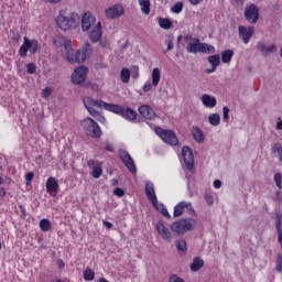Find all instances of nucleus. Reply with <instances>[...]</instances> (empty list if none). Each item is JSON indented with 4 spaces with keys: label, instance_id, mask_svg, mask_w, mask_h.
Listing matches in <instances>:
<instances>
[{
    "label": "nucleus",
    "instance_id": "473e14b6",
    "mask_svg": "<svg viewBox=\"0 0 282 282\" xmlns=\"http://www.w3.org/2000/svg\"><path fill=\"white\" fill-rule=\"evenodd\" d=\"M158 23L162 30H171L173 28V22L166 18H159Z\"/></svg>",
    "mask_w": 282,
    "mask_h": 282
},
{
    "label": "nucleus",
    "instance_id": "412c9836",
    "mask_svg": "<svg viewBox=\"0 0 282 282\" xmlns=\"http://www.w3.org/2000/svg\"><path fill=\"white\" fill-rule=\"evenodd\" d=\"M91 43H98L102 39V23L98 22L89 32Z\"/></svg>",
    "mask_w": 282,
    "mask_h": 282
},
{
    "label": "nucleus",
    "instance_id": "9d476101",
    "mask_svg": "<svg viewBox=\"0 0 282 282\" xmlns=\"http://www.w3.org/2000/svg\"><path fill=\"white\" fill-rule=\"evenodd\" d=\"M118 154L126 169H128L130 173L135 175V173H138V167L135 166V161H133L131 154H129V152L126 150H119Z\"/></svg>",
    "mask_w": 282,
    "mask_h": 282
},
{
    "label": "nucleus",
    "instance_id": "ea45409f",
    "mask_svg": "<svg viewBox=\"0 0 282 282\" xmlns=\"http://www.w3.org/2000/svg\"><path fill=\"white\" fill-rule=\"evenodd\" d=\"M182 10H184V2L182 1L176 2L174 6L171 7V12H173V14H180Z\"/></svg>",
    "mask_w": 282,
    "mask_h": 282
},
{
    "label": "nucleus",
    "instance_id": "de8ad7c7",
    "mask_svg": "<svg viewBox=\"0 0 282 282\" xmlns=\"http://www.w3.org/2000/svg\"><path fill=\"white\" fill-rule=\"evenodd\" d=\"M28 74H36V65L34 63H29L26 65Z\"/></svg>",
    "mask_w": 282,
    "mask_h": 282
},
{
    "label": "nucleus",
    "instance_id": "f257e3e1",
    "mask_svg": "<svg viewBox=\"0 0 282 282\" xmlns=\"http://www.w3.org/2000/svg\"><path fill=\"white\" fill-rule=\"evenodd\" d=\"M83 104L90 116H98L100 113L98 110H95L96 107L97 109H105L111 113H117V116H121L126 120H135L138 118V112H135V110L124 108L118 104H107L104 100H96L91 97H85Z\"/></svg>",
    "mask_w": 282,
    "mask_h": 282
},
{
    "label": "nucleus",
    "instance_id": "4c0bfd02",
    "mask_svg": "<svg viewBox=\"0 0 282 282\" xmlns=\"http://www.w3.org/2000/svg\"><path fill=\"white\" fill-rule=\"evenodd\" d=\"M64 47L66 51V59L69 58V54H74V48L72 47V40H64Z\"/></svg>",
    "mask_w": 282,
    "mask_h": 282
},
{
    "label": "nucleus",
    "instance_id": "13d9d810",
    "mask_svg": "<svg viewBox=\"0 0 282 282\" xmlns=\"http://www.w3.org/2000/svg\"><path fill=\"white\" fill-rule=\"evenodd\" d=\"M104 226H106V228L108 230H111V228H113V224H111L110 221L107 220H102Z\"/></svg>",
    "mask_w": 282,
    "mask_h": 282
},
{
    "label": "nucleus",
    "instance_id": "0eeeda50",
    "mask_svg": "<svg viewBox=\"0 0 282 282\" xmlns=\"http://www.w3.org/2000/svg\"><path fill=\"white\" fill-rule=\"evenodd\" d=\"M80 124L84 131H86V135H88V138H95L96 140H98V138H102V130L96 120L87 117L80 121Z\"/></svg>",
    "mask_w": 282,
    "mask_h": 282
},
{
    "label": "nucleus",
    "instance_id": "6e6d98bb",
    "mask_svg": "<svg viewBox=\"0 0 282 282\" xmlns=\"http://www.w3.org/2000/svg\"><path fill=\"white\" fill-rule=\"evenodd\" d=\"M151 89H152V85H151V83H145L144 85H143V91L147 94L148 91H151Z\"/></svg>",
    "mask_w": 282,
    "mask_h": 282
},
{
    "label": "nucleus",
    "instance_id": "cd10ccee",
    "mask_svg": "<svg viewBox=\"0 0 282 282\" xmlns=\"http://www.w3.org/2000/svg\"><path fill=\"white\" fill-rule=\"evenodd\" d=\"M192 135H193L195 142H198V144H202V142H204V131H202V129L193 128Z\"/></svg>",
    "mask_w": 282,
    "mask_h": 282
},
{
    "label": "nucleus",
    "instance_id": "c85d7f7f",
    "mask_svg": "<svg viewBox=\"0 0 282 282\" xmlns=\"http://www.w3.org/2000/svg\"><path fill=\"white\" fill-rule=\"evenodd\" d=\"M139 6L143 14H151V0H139Z\"/></svg>",
    "mask_w": 282,
    "mask_h": 282
},
{
    "label": "nucleus",
    "instance_id": "9b49d317",
    "mask_svg": "<svg viewBox=\"0 0 282 282\" xmlns=\"http://www.w3.org/2000/svg\"><path fill=\"white\" fill-rule=\"evenodd\" d=\"M89 68L87 66L82 65L75 68L74 74L70 76V80L73 85H83L85 80H87V73Z\"/></svg>",
    "mask_w": 282,
    "mask_h": 282
},
{
    "label": "nucleus",
    "instance_id": "052dcab7",
    "mask_svg": "<svg viewBox=\"0 0 282 282\" xmlns=\"http://www.w3.org/2000/svg\"><path fill=\"white\" fill-rule=\"evenodd\" d=\"M109 153H113V145H111V143H106V148H105Z\"/></svg>",
    "mask_w": 282,
    "mask_h": 282
},
{
    "label": "nucleus",
    "instance_id": "8fccbe9b",
    "mask_svg": "<svg viewBox=\"0 0 282 282\" xmlns=\"http://www.w3.org/2000/svg\"><path fill=\"white\" fill-rule=\"evenodd\" d=\"M113 195H116L117 197H124V189L120 187H116L113 189Z\"/></svg>",
    "mask_w": 282,
    "mask_h": 282
},
{
    "label": "nucleus",
    "instance_id": "bf43d9fd",
    "mask_svg": "<svg viewBox=\"0 0 282 282\" xmlns=\"http://www.w3.org/2000/svg\"><path fill=\"white\" fill-rule=\"evenodd\" d=\"M217 72V67L216 66H212V68H206L205 69V74H213Z\"/></svg>",
    "mask_w": 282,
    "mask_h": 282
},
{
    "label": "nucleus",
    "instance_id": "a19ab883",
    "mask_svg": "<svg viewBox=\"0 0 282 282\" xmlns=\"http://www.w3.org/2000/svg\"><path fill=\"white\" fill-rule=\"evenodd\" d=\"M53 43H54L55 47H63V45L65 43V37L63 35H56L53 39Z\"/></svg>",
    "mask_w": 282,
    "mask_h": 282
},
{
    "label": "nucleus",
    "instance_id": "7c9ffc66",
    "mask_svg": "<svg viewBox=\"0 0 282 282\" xmlns=\"http://www.w3.org/2000/svg\"><path fill=\"white\" fill-rule=\"evenodd\" d=\"M208 122L212 127H219L221 124V116L219 113H212L208 117Z\"/></svg>",
    "mask_w": 282,
    "mask_h": 282
},
{
    "label": "nucleus",
    "instance_id": "f704fd0d",
    "mask_svg": "<svg viewBox=\"0 0 282 282\" xmlns=\"http://www.w3.org/2000/svg\"><path fill=\"white\" fill-rule=\"evenodd\" d=\"M235 56V51L232 50H226L221 53V62L223 63H230L232 61V57Z\"/></svg>",
    "mask_w": 282,
    "mask_h": 282
},
{
    "label": "nucleus",
    "instance_id": "774afa93",
    "mask_svg": "<svg viewBox=\"0 0 282 282\" xmlns=\"http://www.w3.org/2000/svg\"><path fill=\"white\" fill-rule=\"evenodd\" d=\"M276 129H278L279 131L282 130V120H281V121H278V123H276Z\"/></svg>",
    "mask_w": 282,
    "mask_h": 282
},
{
    "label": "nucleus",
    "instance_id": "7ed1b4c3",
    "mask_svg": "<svg viewBox=\"0 0 282 282\" xmlns=\"http://www.w3.org/2000/svg\"><path fill=\"white\" fill-rule=\"evenodd\" d=\"M56 25L59 30L67 32V30H76L80 24V15L76 12H72L68 17L59 12L56 18Z\"/></svg>",
    "mask_w": 282,
    "mask_h": 282
},
{
    "label": "nucleus",
    "instance_id": "09e8293b",
    "mask_svg": "<svg viewBox=\"0 0 282 282\" xmlns=\"http://www.w3.org/2000/svg\"><path fill=\"white\" fill-rule=\"evenodd\" d=\"M169 282H186V281L181 276H178L177 274H172L169 278Z\"/></svg>",
    "mask_w": 282,
    "mask_h": 282
},
{
    "label": "nucleus",
    "instance_id": "e2e57ef3",
    "mask_svg": "<svg viewBox=\"0 0 282 282\" xmlns=\"http://www.w3.org/2000/svg\"><path fill=\"white\" fill-rule=\"evenodd\" d=\"M19 208L21 210L22 217H25L28 215V212L25 210V207L23 205H19Z\"/></svg>",
    "mask_w": 282,
    "mask_h": 282
},
{
    "label": "nucleus",
    "instance_id": "1a4fd4ad",
    "mask_svg": "<svg viewBox=\"0 0 282 282\" xmlns=\"http://www.w3.org/2000/svg\"><path fill=\"white\" fill-rule=\"evenodd\" d=\"M155 132L163 140V142L170 144L171 147H177V144H180V140H177V135L173 130H164L162 128H156Z\"/></svg>",
    "mask_w": 282,
    "mask_h": 282
},
{
    "label": "nucleus",
    "instance_id": "4be33fe9",
    "mask_svg": "<svg viewBox=\"0 0 282 282\" xmlns=\"http://www.w3.org/2000/svg\"><path fill=\"white\" fill-rule=\"evenodd\" d=\"M139 113L142 116V118H145V120H155V110L151 108V106L143 105L139 107Z\"/></svg>",
    "mask_w": 282,
    "mask_h": 282
},
{
    "label": "nucleus",
    "instance_id": "3c124183",
    "mask_svg": "<svg viewBox=\"0 0 282 282\" xmlns=\"http://www.w3.org/2000/svg\"><path fill=\"white\" fill-rule=\"evenodd\" d=\"M42 96L43 98H50V96H52V88L46 87L42 90Z\"/></svg>",
    "mask_w": 282,
    "mask_h": 282
},
{
    "label": "nucleus",
    "instance_id": "0e129e2a",
    "mask_svg": "<svg viewBox=\"0 0 282 282\" xmlns=\"http://www.w3.org/2000/svg\"><path fill=\"white\" fill-rule=\"evenodd\" d=\"M214 188H221V182L219 180L214 181Z\"/></svg>",
    "mask_w": 282,
    "mask_h": 282
},
{
    "label": "nucleus",
    "instance_id": "680f3d73",
    "mask_svg": "<svg viewBox=\"0 0 282 282\" xmlns=\"http://www.w3.org/2000/svg\"><path fill=\"white\" fill-rule=\"evenodd\" d=\"M191 6H199V3H203L204 0H188Z\"/></svg>",
    "mask_w": 282,
    "mask_h": 282
},
{
    "label": "nucleus",
    "instance_id": "338daca9",
    "mask_svg": "<svg viewBox=\"0 0 282 282\" xmlns=\"http://www.w3.org/2000/svg\"><path fill=\"white\" fill-rule=\"evenodd\" d=\"M0 197H6V188L0 187Z\"/></svg>",
    "mask_w": 282,
    "mask_h": 282
},
{
    "label": "nucleus",
    "instance_id": "a211bd4d",
    "mask_svg": "<svg viewBox=\"0 0 282 282\" xmlns=\"http://www.w3.org/2000/svg\"><path fill=\"white\" fill-rule=\"evenodd\" d=\"M105 13L108 19H120V17L124 14V8H122L120 4H116L106 9Z\"/></svg>",
    "mask_w": 282,
    "mask_h": 282
},
{
    "label": "nucleus",
    "instance_id": "a18cd8bd",
    "mask_svg": "<svg viewBox=\"0 0 282 282\" xmlns=\"http://www.w3.org/2000/svg\"><path fill=\"white\" fill-rule=\"evenodd\" d=\"M272 152L273 153H279L280 154V162H282V147H281V143H275L272 147Z\"/></svg>",
    "mask_w": 282,
    "mask_h": 282
},
{
    "label": "nucleus",
    "instance_id": "f8f14e48",
    "mask_svg": "<svg viewBox=\"0 0 282 282\" xmlns=\"http://www.w3.org/2000/svg\"><path fill=\"white\" fill-rule=\"evenodd\" d=\"M182 155L187 171H193L195 169V156L191 147L184 145L182 148Z\"/></svg>",
    "mask_w": 282,
    "mask_h": 282
},
{
    "label": "nucleus",
    "instance_id": "20e7f679",
    "mask_svg": "<svg viewBox=\"0 0 282 282\" xmlns=\"http://www.w3.org/2000/svg\"><path fill=\"white\" fill-rule=\"evenodd\" d=\"M145 195L151 204L154 206V208L159 210V213H161L163 217L171 219V214H169V209H166V206H164L163 203L158 202V196L155 195V187L152 182L145 183Z\"/></svg>",
    "mask_w": 282,
    "mask_h": 282
},
{
    "label": "nucleus",
    "instance_id": "393cba45",
    "mask_svg": "<svg viewBox=\"0 0 282 282\" xmlns=\"http://www.w3.org/2000/svg\"><path fill=\"white\" fill-rule=\"evenodd\" d=\"M258 50L259 52H262V54H274V52H276V45L271 44L270 46H267L265 43L259 42Z\"/></svg>",
    "mask_w": 282,
    "mask_h": 282
},
{
    "label": "nucleus",
    "instance_id": "bb28decb",
    "mask_svg": "<svg viewBox=\"0 0 282 282\" xmlns=\"http://www.w3.org/2000/svg\"><path fill=\"white\" fill-rule=\"evenodd\" d=\"M174 41H175V35H173V33L165 35V44L167 45V48L164 51V54H166V52H172V50H174L175 47Z\"/></svg>",
    "mask_w": 282,
    "mask_h": 282
},
{
    "label": "nucleus",
    "instance_id": "423d86ee",
    "mask_svg": "<svg viewBox=\"0 0 282 282\" xmlns=\"http://www.w3.org/2000/svg\"><path fill=\"white\" fill-rule=\"evenodd\" d=\"M91 54H94V47L89 42H86L84 46L76 52V54H69L67 61L68 63H72V65L76 63H85V61H87Z\"/></svg>",
    "mask_w": 282,
    "mask_h": 282
},
{
    "label": "nucleus",
    "instance_id": "c756f323",
    "mask_svg": "<svg viewBox=\"0 0 282 282\" xmlns=\"http://www.w3.org/2000/svg\"><path fill=\"white\" fill-rule=\"evenodd\" d=\"M208 63L212 65V67H219L221 64V56L219 54L209 55L207 57Z\"/></svg>",
    "mask_w": 282,
    "mask_h": 282
},
{
    "label": "nucleus",
    "instance_id": "79ce46f5",
    "mask_svg": "<svg viewBox=\"0 0 282 282\" xmlns=\"http://www.w3.org/2000/svg\"><path fill=\"white\" fill-rule=\"evenodd\" d=\"M273 180H274L275 186H278L279 191H281V188H282V174L280 172L275 173L274 176H273Z\"/></svg>",
    "mask_w": 282,
    "mask_h": 282
},
{
    "label": "nucleus",
    "instance_id": "864d4df0",
    "mask_svg": "<svg viewBox=\"0 0 282 282\" xmlns=\"http://www.w3.org/2000/svg\"><path fill=\"white\" fill-rule=\"evenodd\" d=\"M205 202H207V204H208L209 206H213V203H214L213 195L206 194V195H205Z\"/></svg>",
    "mask_w": 282,
    "mask_h": 282
},
{
    "label": "nucleus",
    "instance_id": "4468645a",
    "mask_svg": "<svg viewBox=\"0 0 282 282\" xmlns=\"http://www.w3.org/2000/svg\"><path fill=\"white\" fill-rule=\"evenodd\" d=\"M245 19L249 23H257L259 21V8H257V4H250L245 9Z\"/></svg>",
    "mask_w": 282,
    "mask_h": 282
},
{
    "label": "nucleus",
    "instance_id": "58836bf2",
    "mask_svg": "<svg viewBox=\"0 0 282 282\" xmlns=\"http://www.w3.org/2000/svg\"><path fill=\"white\" fill-rule=\"evenodd\" d=\"M95 276H96V273L94 272V270H91V268H87L84 271L85 281H94Z\"/></svg>",
    "mask_w": 282,
    "mask_h": 282
},
{
    "label": "nucleus",
    "instance_id": "f03ea898",
    "mask_svg": "<svg viewBox=\"0 0 282 282\" xmlns=\"http://www.w3.org/2000/svg\"><path fill=\"white\" fill-rule=\"evenodd\" d=\"M184 41L187 44L186 52L188 54H215V46L202 43V41L197 37H193L192 34H187L184 36ZM192 41V42H189Z\"/></svg>",
    "mask_w": 282,
    "mask_h": 282
},
{
    "label": "nucleus",
    "instance_id": "69168bd1",
    "mask_svg": "<svg viewBox=\"0 0 282 282\" xmlns=\"http://www.w3.org/2000/svg\"><path fill=\"white\" fill-rule=\"evenodd\" d=\"M57 265L61 270H63V268H65V262H63V260H58Z\"/></svg>",
    "mask_w": 282,
    "mask_h": 282
},
{
    "label": "nucleus",
    "instance_id": "4d7b16f0",
    "mask_svg": "<svg viewBox=\"0 0 282 282\" xmlns=\"http://www.w3.org/2000/svg\"><path fill=\"white\" fill-rule=\"evenodd\" d=\"M105 68H107V64L105 63L95 64V69H105Z\"/></svg>",
    "mask_w": 282,
    "mask_h": 282
},
{
    "label": "nucleus",
    "instance_id": "e433bc0d",
    "mask_svg": "<svg viewBox=\"0 0 282 282\" xmlns=\"http://www.w3.org/2000/svg\"><path fill=\"white\" fill-rule=\"evenodd\" d=\"M120 79L122 83H129L131 79V70H129L127 67H123L120 72Z\"/></svg>",
    "mask_w": 282,
    "mask_h": 282
},
{
    "label": "nucleus",
    "instance_id": "ddd939ff",
    "mask_svg": "<svg viewBox=\"0 0 282 282\" xmlns=\"http://www.w3.org/2000/svg\"><path fill=\"white\" fill-rule=\"evenodd\" d=\"M155 228L158 234L162 237L164 241H166L167 243H171V241H173V235L166 227V223H164V220H159Z\"/></svg>",
    "mask_w": 282,
    "mask_h": 282
},
{
    "label": "nucleus",
    "instance_id": "37998d69",
    "mask_svg": "<svg viewBox=\"0 0 282 282\" xmlns=\"http://www.w3.org/2000/svg\"><path fill=\"white\" fill-rule=\"evenodd\" d=\"M230 108H228V106H224L223 108V120H225V122H228V120H230Z\"/></svg>",
    "mask_w": 282,
    "mask_h": 282
},
{
    "label": "nucleus",
    "instance_id": "a878e982",
    "mask_svg": "<svg viewBox=\"0 0 282 282\" xmlns=\"http://www.w3.org/2000/svg\"><path fill=\"white\" fill-rule=\"evenodd\" d=\"M204 268V259L196 257L189 265L191 272H199Z\"/></svg>",
    "mask_w": 282,
    "mask_h": 282
},
{
    "label": "nucleus",
    "instance_id": "b1692460",
    "mask_svg": "<svg viewBox=\"0 0 282 282\" xmlns=\"http://www.w3.org/2000/svg\"><path fill=\"white\" fill-rule=\"evenodd\" d=\"M202 102L204 107H208L209 109H213L214 107H217V98L205 94L202 96Z\"/></svg>",
    "mask_w": 282,
    "mask_h": 282
},
{
    "label": "nucleus",
    "instance_id": "f3484780",
    "mask_svg": "<svg viewBox=\"0 0 282 282\" xmlns=\"http://www.w3.org/2000/svg\"><path fill=\"white\" fill-rule=\"evenodd\" d=\"M87 166L89 169H93V172L90 173V175L95 178V180H100L101 175H102V163H100V161H96V160H89L87 162Z\"/></svg>",
    "mask_w": 282,
    "mask_h": 282
},
{
    "label": "nucleus",
    "instance_id": "39448f33",
    "mask_svg": "<svg viewBox=\"0 0 282 282\" xmlns=\"http://www.w3.org/2000/svg\"><path fill=\"white\" fill-rule=\"evenodd\" d=\"M196 227L197 220L188 217L181 218L171 224V230L172 232H175V235H186V232L195 230Z\"/></svg>",
    "mask_w": 282,
    "mask_h": 282
},
{
    "label": "nucleus",
    "instance_id": "c03bdc74",
    "mask_svg": "<svg viewBox=\"0 0 282 282\" xmlns=\"http://www.w3.org/2000/svg\"><path fill=\"white\" fill-rule=\"evenodd\" d=\"M130 76L132 77V78H139L140 77V67H138V66H132L131 67V70H130Z\"/></svg>",
    "mask_w": 282,
    "mask_h": 282
},
{
    "label": "nucleus",
    "instance_id": "aec40b11",
    "mask_svg": "<svg viewBox=\"0 0 282 282\" xmlns=\"http://www.w3.org/2000/svg\"><path fill=\"white\" fill-rule=\"evenodd\" d=\"M59 186L58 181L55 177H48L46 181V192L52 197H56L58 195Z\"/></svg>",
    "mask_w": 282,
    "mask_h": 282
},
{
    "label": "nucleus",
    "instance_id": "2f4dec72",
    "mask_svg": "<svg viewBox=\"0 0 282 282\" xmlns=\"http://www.w3.org/2000/svg\"><path fill=\"white\" fill-rule=\"evenodd\" d=\"M162 74L160 72V68L155 67L152 69V85L153 87H158L160 85V78Z\"/></svg>",
    "mask_w": 282,
    "mask_h": 282
},
{
    "label": "nucleus",
    "instance_id": "6ab92c4d",
    "mask_svg": "<svg viewBox=\"0 0 282 282\" xmlns=\"http://www.w3.org/2000/svg\"><path fill=\"white\" fill-rule=\"evenodd\" d=\"M189 210L191 213H195V209H193V206L188 202H181L174 207L173 217H182L184 215V210Z\"/></svg>",
    "mask_w": 282,
    "mask_h": 282
},
{
    "label": "nucleus",
    "instance_id": "5fc2aeb1",
    "mask_svg": "<svg viewBox=\"0 0 282 282\" xmlns=\"http://www.w3.org/2000/svg\"><path fill=\"white\" fill-rule=\"evenodd\" d=\"M99 44L101 47H109V41L107 37L100 39Z\"/></svg>",
    "mask_w": 282,
    "mask_h": 282
},
{
    "label": "nucleus",
    "instance_id": "2eb2a0df",
    "mask_svg": "<svg viewBox=\"0 0 282 282\" xmlns=\"http://www.w3.org/2000/svg\"><path fill=\"white\" fill-rule=\"evenodd\" d=\"M238 32H239V39H241L245 45H248V43H250V39L254 36V26L246 28L243 25H239Z\"/></svg>",
    "mask_w": 282,
    "mask_h": 282
},
{
    "label": "nucleus",
    "instance_id": "49530a36",
    "mask_svg": "<svg viewBox=\"0 0 282 282\" xmlns=\"http://www.w3.org/2000/svg\"><path fill=\"white\" fill-rule=\"evenodd\" d=\"M276 272H282V254L279 253L276 257V267H275Z\"/></svg>",
    "mask_w": 282,
    "mask_h": 282
},
{
    "label": "nucleus",
    "instance_id": "72a5a7b5",
    "mask_svg": "<svg viewBox=\"0 0 282 282\" xmlns=\"http://www.w3.org/2000/svg\"><path fill=\"white\" fill-rule=\"evenodd\" d=\"M176 248L181 254H186L188 252V247L186 246V240L178 239L176 241Z\"/></svg>",
    "mask_w": 282,
    "mask_h": 282
},
{
    "label": "nucleus",
    "instance_id": "603ef678",
    "mask_svg": "<svg viewBox=\"0 0 282 282\" xmlns=\"http://www.w3.org/2000/svg\"><path fill=\"white\" fill-rule=\"evenodd\" d=\"M26 184H30L34 180V172H28L25 174Z\"/></svg>",
    "mask_w": 282,
    "mask_h": 282
},
{
    "label": "nucleus",
    "instance_id": "6e6552de",
    "mask_svg": "<svg viewBox=\"0 0 282 282\" xmlns=\"http://www.w3.org/2000/svg\"><path fill=\"white\" fill-rule=\"evenodd\" d=\"M29 51L31 54H36L37 52H41V43H39V40H30L28 39V36L24 37V42L20 46L19 54L22 58H25Z\"/></svg>",
    "mask_w": 282,
    "mask_h": 282
},
{
    "label": "nucleus",
    "instance_id": "c9c22d12",
    "mask_svg": "<svg viewBox=\"0 0 282 282\" xmlns=\"http://www.w3.org/2000/svg\"><path fill=\"white\" fill-rule=\"evenodd\" d=\"M40 228L43 232H48V230H52V221L47 218H43L40 220Z\"/></svg>",
    "mask_w": 282,
    "mask_h": 282
},
{
    "label": "nucleus",
    "instance_id": "5701e85b",
    "mask_svg": "<svg viewBox=\"0 0 282 282\" xmlns=\"http://www.w3.org/2000/svg\"><path fill=\"white\" fill-rule=\"evenodd\" d=\"M275 230L278 234V242L282 247V214L275 210Z\"/></svg>",
    "mask_w": 282,
    "mask_h": 282
},
{
    "label": "nucleus",
    "instance_id": "dca6fc26",
    "mask_svg": "<svg viewBox=\"0 0 282 282\" xmlns=\"http://www.w3.org/2000/svg\"><path fill=\"white\" fill-rule=\"evenodd\" d=\"M96 24V17L91 12H86L82 17V30L83 32H89L91 28Z\"/></svg>",
    "mask_w": 282,
    "mask_h": 282
}]
</instances>
